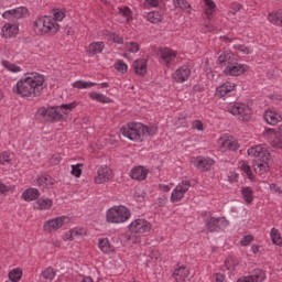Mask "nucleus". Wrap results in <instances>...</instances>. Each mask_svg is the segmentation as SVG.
Instances as JSON below:
<instances>
[{
	"mask_svg": "<svg viewBox=\"0 0 282 282\" xmlns=\"http://www.w3.org/2000/svg\"><path fill=\"white\" fill-rule=\"evenodd\" d=\"M43 85H45L44 75L29 72L12 87V93L20 98H39L43 93Z\"/></svg>",
	"mask_w": 282,
	"mask_h": 282,
	"instance_id": "f257e3e1",
	"label": "nucleus"
},
{
	"mask_svg": "<svg viewBox=\"0 0 282 282\" xmlns=\"http://www.w3.org/2000/svg\"><path fill=\"white\" fill-rule=\"evenodd\" d=\"M76 109V102L70 104H62L61 106H55L51 108L41 107L36 115L40 118H43L44 120H47L48 122L52 121H61V120H67L69 113Z\"/></svg>",
	"mask_w": 282,
	"mask_h": 282,
	"instance_id": "f03ea898",
	"label": "nucleus"
},
{
	"mask_svg": "<svg viewBox=\"0 0 282 282\" xmlns=\"http://www.w3.org/2000/svg\"><path fill=\"white\" fill-rule=\"evenodd\" d=\"M32 28L37 36H45L47 34L54 36L61 30V24L51 15H41L34 19Z\"/></svg>",
	"mask_w": 282,
	"mask_h": 282,
	"instance_id": "7ed1b4c3",
	"label": "nucleus"
},
{
	"mask_svg": "<svg viewBox=\"0 0 282 282\" xmlns=\"http://www.w3.org/2000/svg\"><path fill=\"white\" fill-rule=\"evenodd\" d=\"M123 138L131 142H144L147 140V126L141 122H129L120 129Z\"/></svg>",
	"mask_w": 282,
	"mask_h": 282,
	"instance_id": "20e7f679",
	"label": "nucleus"
},
{
	"mask_svg": "<svg viewBox=\"0 0 282 282\" xmlns=\"http://www.w3.org/2000/svg\"><path fill=\"white\" fill-rule=\"evenodd\" d=\"M131 219V210L124 205L113 206L106 212L108 224H124Z\"/></svg>",
	"mask_w": 282,
	"mask_h": 282,
	"instance_id": "39448f33",
	"label": "nucleus"
},
{
	"mask_svg": "<svg viewBox=\"0 0 282 282\" xmlns=\"http://www.w3.org/2000/svg\"><path fill=\"white\" fill-rule=\"evenodd\" d=\"M226 109L231 116H236V118L242 122H248V120L252 118V109L246 104L231 102L227 105Z\"/></svg>",
	"mask_w": 282,
	"mask_h": 282,
	"instance_id": "423d86ee",
	"label": "nucleus"
},
{
	"mask_svg": "<svg viewBox=\"0 0 282 282\" xmlns=\"http://www.w3.org/2000/svg\"><path fill=\"white\" fill-rule=\"evenodd\" d=\"M177 61V52L172 48L163 47L159 50V62L164 67H173Z\"/></svg>",
	"mask_w": 282,
	"mask_h": 282,
	"instance_id": "0eeeda50",
	"label": "nucleus"
},
{
	"mask_svg": "<svg viewBox=\"0 0 282 282\" xmlns=\"http://www.w3.org/2000/svg\"><path fill=\"white\" fill-rule=\"evenodd\" d=\"M191 189V181H182L172 191L170 196V202L172 204H177L181 199H184V195Z\"/></svg>",
	"mask_w": 282,
	"mask_h": 282,
	"instance_id": "6e6552de",
	"label": "nucleus"
},
{
	"mask_svg": "<svg viewBox=\"0 0 282 282\" xmlns=\"http://www.w3.org/2000/svg\"><path fill=\"white\" fill-rule=\"evenodd\" d=\"M151 223L142 218H138L128 225V229L134 235H145V232H151Z\"/></svg>",
	"mask_w": 282,
	"mask_h": 282,
	"instance_id": "1a4fd4ad",
	"label": "nucleus"
},
{
	"mask_svg": "<svg viewBox=\"0 0 282 282\" xmlns=\"http://www.w3.org/2000/svg\"><path fill=\"white\" fill-rule=\"evenodd\" d=\"M65 224H69V217L59 216L45 221L43 228L46 232H56V230H61Z\"/></svg>",
	"mask_w": 282,
	"mask_h": 282,
	"instance_id": "9d476101",
	"label": "nucleus"
},
{
	"mask_svg": "<svg viewBox=\"0 0 282 282\" xmlns=\"http://www.w3.org/2000/svg\"><path fill=\"white\" fill-rule=\"evenodd\" d=\"M191 67L188 65H182L175 72L172 73V80L177 85H182L183 83H186L188 78H191Z\"/></svg>",
	"mask_w": 282,
	"mask_h": 282,
	"instance_id": "9b49d317",
	"label": "nucleus"
},
{
	"mask_svg": "<svg viewBox=\"0 0 282 282\" xmlns=\"http://www.w3.org/2000/svg\"><path fill=\"white\" fill-rule=\"evenodd\" d=\"M205 226L209 232H219L221 228L228 226L226 217H210L206 220Z\"/></svg>",
	"mask_w": 282,
	"mask_h": 282,
	"instance_id": "f8f14e48",
	"label": "nucleus"
},
{
	"mask_svg": "<svg viewBox=\"0 0 282 282\" xmlns=\"http://www.w3.org/2000/svg\"><path fill=\"white\" fill-rule=\"evenodd\" d=\"M217 144L220 151H237L239 149V142L231 135H223L218 139Z\"/></svg>",
	"mask_w": 282,
	"mask_h": 282,
	"instance_id": "ddd939ff",
	"label": "nucleus"
},
{
	"mask_svg": "<svg viewBox=\"0 0 282 282\" xmlns=\"http://www.w3.org/2000/svg\"><path fill=\"white\" fill-rule=\"evenodd\" d=\"M250 69V66L247 64H239L237 61L229 66L225 67V76H241Z\"/></svg>",
	"mask_w": 282,
	"mask_h": 282,
	"instance_id": "4468645a",
	"label": "nucleus"
},
{
	"mask_svg": "<svg viewBox=\"0 0 282 282\" xmlns=\"http://www.w3.org/2000/svg\"><path fill=\"white\" fill-rule=\"evenodd\" d=\"M192 162L202 173H207V171H210L215 166V160L208 156H197Z\"/></svg>",
	"mask_w": 282,
	"mask_h": 282,
	"instance_id": "2eb2a0df",
	"label": "nucleus"
},
{
	"mask_svg": "<svg viewBox=\"0 0 282 282\" xmlns=\"http://www.w3.org/2000/svg\"><path fill=\"white\" fill-rule=\"evenodd\" d=\"M248 155L251 158H257V160H270V152L268 151V145H254L248 149Z\"/></svg>",
	"mask_w": 282,
	"mask_h": 282,
	"instance_id": "dca6fc26",
	"label": "nucleus"
},
{
	"mask_svg": "<svg viewBox=\"0 0 282 282\" xmlns=\"http://www.w3.org/2000/svg\"><path fill=\"white\" fill-rule=\"evenodd\" d=\"M25 14H28V9L25 7H19L4 11L2 19H7V21H19V19H23Z\"/></svg>",
	"mask_w": 282,
	"mask_h": 282,
	"instance_id": "f3484780",
	"label": "nucleus"
},
{
	"mask_svg": "<svg viewBox=\"0 0 282 282\" xmlns=\"http://www.w3.org/2000/svg\"><path fill=\"white\" fill-rule=\"evenodd\" d=\"M113 176V173L111 172V169H109L107 165H101L97 170V176L95 177L96 184H105V182H109V180Z\"/></svg>",
	"mask_w": 282,
	"mask_h": 282,
	"instance_id": "a211bd4d",
	"label": "nucleus"
},
{
	"mask_svg": "<svg viewBox=\"0 0 282 282\" xmlns=\"http://www.w3.org/2000/svg\"><path fill=\"white\" fill-rule=\"evenodd\" d=\"M54 177L50 175H37L36 178L33 181L34 186H39L42 191L45 188H52L55 184Z\"/></svg>",
	"mask_w": 282,
	"mask_h": 282,
	"instance_id": "6ab92c4d",
	"label": "nucleus"
},
{
	"mask_svg": "<svg viewBox=\"0 0 282 282\" xmlns=\"http://www.w3.org/2000/svg\"><path fill=\"white\" fill-rule=\"evenodd\" d=\"M172 276L176 282L191 281V270L186 265H181L173 271Z\"/></svg>",
	"mask_w": 282,
	"mask_h": 282,
	"instance_id": "aec40b11",
	"label": "nucleus"
},
{
	"mask_svg": "<svg viewBox=\"0 0 282 282\" xmlns=\"http://www.w3.org/2000/svg\"><path fill=\"white\" fill-rule=\"evenodd\" d=\"M252 166L257 175H260V176L268 175V172L270 171V158L269 160H265V159L256 160Z\"/></svg>",
	"mask_w": 282,
	"mask_h": 282,
	"instance_id": "412c9836",
	"label": "nucleus"
},
{
	"mask_svg": "<svg viewBox=\"0 0 282 282\" xmlns=\"http://www.w3.org/2000/svg\"><path fill=\"white\" fill-rule=\"evenodd\" d=\"M148 175H149V169H147L142 165L134 166L130 171L131 180H135L137 182H144V180H147Z\"/></svg>",
	"mask_w": 282,
	"mask_h": 282,
	"instance_id": "4be33fe9",
	"label": "nucleus"
},
{
	"mask_svg": "<svg viewBox=\"0 0 282 282\" xmlns=\"http://www.w3.org/2000/svg\"><path fill=\"white\" fill-rule=\"evenodd\" d=\"M132 67L137 76H145L149 67L147 58H138L133 62Z\"/></svg>",
	"mask_w": 282,
	"mask_h": 282,
	"instance_id": "5701e85b",
	"label": "nucleus"
},
{
	"mask_svg": "<svg viewBox=\"0 0 282 282\" xmlns=\"http://www.w3.org/2000/svg\"><path fill=\"white\" fill-rule=\"evenodd\" d=\"M235 87H237L235 83H231V82L224 83L223 85L216 88V97L225 98V96H228V94H230L231 91H235Z\"/></svg>",
	"mask_w": 282,
	"mask_h": 282,
	"instance_id": "b1692460",
	"label": "nucleus"
},
{
	"mask_svg": "<svg viewBox=\"0 0 282 282\" xmlns=\"http://www.w3.org/2000/svg\"><path fill=\"white\" fill-rule=\"evenodd\" d=\"M236 61L237 58H235V54L225 52L218 56L217 64L220 65V67H230Z\"/></svg>",
	"mask_w": 282,
	"mask_h": 282,
	"instance_id": "393cba45",
	"label": "nucleus"
},
{
	"mask_svg": "<svg viewBox=\"0 0 282 282\" xmlns=\"http://www.w3.org/2000/svg\"><path fill=\"white\" fill-rule=\"evenodd\" d=\"M264 120L268 124H271L274 127V124H279L281 122L282 117L281 113L273 111V110H267L264 112Z\"/></svg>",
	"mask_w": 282,
	"mask_h": 282,
	"instance_id": "a878e982",
	"label": "nucleus"
},
{
	"mask_svg": "<svg viewBox=\"0 0 282 282\" xmlns=\"http://www.w3.org/2000/svg\"><path fill=\"white\" fill-rule=\"evenodd\" d=\"M105 50V42H93L87 47L88 56H96V54H102Z\"/></svg>",
	"mask_w": 282,
	"mask_h": 282,
	"instance_id": "bb28decb",
	"label": "nucleus"
},
{
	"mask_svg": "<svg viewBox=\"0 0 282 282\" xmlns=\"http://www.w3.org/2000/svg\"><path fill=\"white\" fill-rule=\"evenodd\" d=\"M54 202L51 198L41 197L34 203L36 210H50Z\"/></svg>",
	"mask_w": 282,
	"mask_h": 282,
	"instance_id": "cd10ccee",
	"label": "nucleus"
},
{
	"mask_svg": "<svg viewBox=\"0 0 282 282\" xmlns=\"http://www.w3.org/2000/svg\"><path fill=\"white\" fill-rule=\"evenodd\" d=\"M41 193L34 187L28 188L22 193V198L24 202H34V199H39Z\"/></svg>",
	"mask_w": 282,
	"mask_h": 282,
	"instance_id": "c85d7f7f",
	"label": "nucleus"
},
{
	"mask_svg": "<svg viewBox=\"0 0 282 282\" xmlns=\"http://www.w3.org/2000/svg\"><path fill=\"white\" fill-rule=\"evenodd\" d=\"M88 96H89L90 100H96V102H101L102 105H109V104L113 102V100H111V98L107 97L102 93L91 91L88 94Z\"/></svg>",
	"mask_w": 282,
	"mask_h": 282,
	"instance_id": "c756f323",
	"label": "nucleus"
},
{
	"mask_svg": "<svg viewBox=\"0 0 282 282\" xmlns=\"http://www.w3.org/2000/svg\"><path fill=\"white\" fill-rule=\"evenodd\" d=\"M268 21L269 23H272V25H278L279 28H282V9L269 13Z\"/></svg>",
	"mask_w": 282,
	"mask_h": 282,
	"instance_id": "7c9ffc66",
	"label": "nucleus"
},
{
	"mask_svg": "<svg viewBox=\"0 0 282 282\" xmlns=\"http://www.w3.org/2000/svg\"><path fill=\"white\" fill-rule=\"evenodd\" d=\"M4 36H17L19 34V24L17 23H7L2 28Z\"/></svg>",
	"mask_w": 282,
	"mask_h": 282,
	"instance_id": "2f4dec72",
	"label": "nucleus"
},
{
	"mask_svg": "<svg viewBox=\"0 0 282 282\" xmlns=\"http://www.w3.org/2000/svg\"><path fill=\"white\" fill-rule=\"evenodd\" d=\"M98 248L104 252V254H109L113 252V248L111 247V243L109 242L108 238L99 239L98 241Z\"/></svg>",
	"mask_w": 282,
	"mask_h": 282,
	"instance_id": "473e14b6",
	"label": "nucleus"
},
{
	"mask_svg": "<svg viewBox=\"0 0 282 282\" xmlns=\"http://www.w3.org/2000/svg\"><path fill=\"white\" fill-rule=\"evenodd\" d=\"M145 19L150 23H162V21H164V15H162L160 11H151L147 13Z\"/></svg>",
	"mask_w": 282,
	"mask_h": 282,
	"instance_id": "72a5a7b5",
	"label": "nucleus"
},
{
	"mask_svg": "<svg viewBox=\"0 0 282 282\" xmlns=\"http://www.w3.org/2000/svg\"><path fill=\"white\" fill-rule=\"evenodd\" d=\"M241 195L246 204H252V202H254V191H252V187H248V186L242 187Z\"/></svg>",
	"mask_w": 282,
	"mask_h": 282,
	"instance_id": "f704fd0d",
	"label": "nucleus"
},
{
	"mask_svg": "<svg viewBox=\"0 0 282 282\" xmlns=\"http://www.w3.org/2000/svg\"><path fill=\"white\" fill-rule=\"evenodd\" d=\"M249 276L253 282H263L265 281V271L261 269H253Z\"/></svg>",
	"mask_w": 282,
	"mask_h": 282,
	"instance_id": "c9c22d12",
	"label": "nucleus"
},
{
	"mask_svg": "<svg viewBox=\"0 0 282 282\" xmlns=\"http://www.w3.org/2000/svg\"><path fill=\"white\" fill-rule=\"evenodd\" d=\"M98 83L86 82V80H76L72 84L75 89H91V87H96Z\"/></svg>",
	"mask_w": 282,
	"mask_h": 282,
	"instance_id": "e433bc0d",
	"label": "nucleus"
},
{
	"mask_svg": "<svg viewBox=\"0 0 282 282\" xmlns=\"http://www.w3.org/2000/svg\"><path fill=\"white\" fill-rule=\"evenodd\" d=\"M118 14L123 18V21H126V23H129V21L133 19V13L131 12V9L129 7H119Z\"/></svg>",
	"mask_w": 282,
	"mask_h": 282,
	"instance_id": "4c0bfd02",
	"label": "nucleus"
},
{
	"mask_svg": "<svg viewBox=\"0 0 282 282\" xmlns=\"http://www.w3.org/2000/svg\"><path fill=\"white\" fill-rule=\"evenodd\" d=\"M2 67L7 69L8 72H11L12 74H19V72H22L21 66H17V64L10 63L9 61L2 59L1 61Z\"/></svg>",
	"mask_w": 282,
	"mask_h": 282,
	"instance_id": "58836bf2",
	"label": "nucleus"
},
{
	"mask_svg": "<svg viewBox=\"0 0 282 282\" xmlns=\"http://www.w3.org/2000/svg\"><path fill=\"white\" fill-rule=\"evenodd\" d=\"M276 130L273 128H265L264 131L262 132V137L264 140H268L270 144L272 145V142L276 139Z\"/></svg>",
	"mask_w": 282,
	"mask_h": 282,
	"instance_id": "ea45409f",
	"label": "nucleus"
},
{
	"mask_svg": "<svg viewBox=\"0 0 282 282\" xmlns=\"http://www.w3.org/2000/svg\"><path fill=\"white\" fill-rule=\"evenodd\" d=\"M204 3L206 6L205 14L208 19H210L215 10H217V4H215V1L213 0H204Z\"/></svg>",
	"mask_w": 282,
	"mask_h": 282,
	"instance_id": "a19ab883",
	"label": "nucleus"
},
{
	"mask_svg": "<svg viewBox=\"0 0 282 282\" xmlns=\"http://www.w3.org/2000/svg\"><path fill=\"white\" fill-rule=\"evenodd\" d=\"M239 166L240 171L246 174L248 180H254V175H252V167H250L246 161H240Z\"/></svg>",
	"mask_w": 282,
	"mask_h": 282,
	"instance_id": "79ce46f5",
	"label": "nucleus"
},
{
	"mask_svg": "<svg viewBox=\"0 0 282 282\" xmlns=\"http://www.w3.org/2000/svg\"><path fill=\"white\" fill-rule=\"evenodd\" d=\"M42 279L44 281H54L56 276V271L52 267L46 268L44 271L41 273Z\"/></svg>",
	"mask_w": 282,
	"mask_h": 282,
	"instance_id": "37998d69",
	"label": "nucleus"
},
{
	"mask_svg": "<svg viewBox=\"0 0 282 282\" xmlns=\"http://www.w3.org/2000/svg\"><path fill=\"white\" fill-rule=\"evenodd\" d=\"M270 237L272 243H274L275 246H282V238L281 234L279 232V229L272 228L270 231Z\"/></svg>",
	"mask_w": 282,
	"mask_h": 282,
	"instance_id": "c03bdc74",
	"label": "nucleus"
},
{
	"mask_svg": "<svg viewBox=\"0 0 282 282\" xmlns=\"http://www.w3.org/2000/svg\"><path fill=\"white\" fill-rule=\"evenodd\" d=\"M12 164V154L10 152H1L0 153V166H8Z\"/></svg>",
	"mask_w": 282,
	"mask_h": 282,
	"instance_id": "a18cd8bd",
	"label": "nucleus"
},
{
	"mask_svg": "<svg viewBox=\"0 0 282 282\" xmlns=\"http://www.w3.org/2000/svg\"><path fill=\"white\" fill-rule=\"evenodd\" d=\"M232 50H236V52H240V54H252V47L246 46L243 44H234Z\"/></svg>",
	"mask_w": 282,
	"mask_h": 282,
	"instance_id": "49530a36",
	"label": "nucleus"
},
{
	"mask_svg": "<svg viewBox=\"0 0 282 282\" xmlns=\"http://www.w3.org/2000/svg\"><path fill=\"white\" fill-rule=\"evenodd\" d=\"M124 47L130 54H138L140 52V44L138 42H126Z\"/></svg>",
	"mask_w": 282,
	"mask_h": 282,
	"instance_id": "de8ad7c7",
	"label": "nucleus"
},
{
	"mask_svg": "<svg viewBox=\"0 0 282 282\" xmlns=\"http://www.w3.org/2000/svg\"><path fill=\"white\" fill-rule=\"evenodd\" d=\"M21 276H23V271H21L20 269H13L10 273H9V279L12 282H19L21 281Z\"/></svg>",
	"mask_w": 282,
	"mask_h": 282,
	"instance_id": "09e8293b",
	"label": "nucleus"
},
{
	"mask_svg": "<svg viewBox=\"0 0 282 282\" xmlns=\"http://www.w3.org/2000/svg\"><path fill=\"white\" fill-rule=\"evenodd\" d=\"M115 69H117V72H120V74H127L129 66L127 65V63H124V61L118 59L115 63Z\"/></svg>",
	"mask_w": 282,
	"mask_h": 282,
	"instance_id": "8fccbe9b",
	"label": "nucleus"
},
{
	"mask_svg": "<svg viewBox=\"0 0 282 282\" xmlns=\"http://www.w3.org/2000/svg\"><path fill=\"white\" fill-rule=\"evenodd\" d=\"M52 14V18L58 23V21L65 19V9H53Z\"/></svg>",
	"mask_w": 282,
	"mask_h": 282,
	"instance_id": "3c124183",
	"label": "nucleus"
},
{
	"mask_svg": "<svg viewBox=\"0 0 282 282\" xmlns=\"http://www.w3.org/2000/svg\"><path fill=\"white\" fill-rule=\"evenodd\" d=\"M174 8L178 10H189L191 4L186 0H173Z\"/></svg>",
	"mask_w": 282,
	"mask_h": 282,
	"instance_id": "603ef678",
	"label": "nucleus"
},
{
	"mask_svg": "<svg viewBox=\"0 0 282 282\" xmlns=\"http://www.w3.org/2000/svg\"><path fill=\"white\" fill-rule=\"evenodd\" d=\"M108 39L112 43H117V45H122V43H124V39H122V36L118 33H110Z\"/></svg>",
	"mask_w": 282,
	"mask_h": 282,
	"instance_id": "864d4df0",
	"label": "nucleus"
},
{
	"mask_svg": "<svg viewBox=\"0 0 282 282\" xmlns=\"http://www.w3.org/2000/svg\"><path fill=\"white\" fill-rule=\"evenodd\" d=\"M160 6V0H144L143 7L147 10H151V8H158Z\"/></svg>",
	"mask_w": 282,
	"mask_h": 282,
	"instance_id": "5fc2aeb1",
	"label": "nucleus"
},
{
	"mask_svg": "<svg viewBox=\"0 0 282 282\" xmlns=\"http://www.w3.org/2000/svg\"><path fill=\"white\" fill-rule=\"evenodd\" d=\"M70 173L75 177H80V175H83V170H80V164L72 165Z\"/></svg>",
	"mask_w": 282,
	"mask_h": 282,
	"instance_id": "6e6d98bb",
	"label": "nucleus"
},
{
	"mask_svg": "<svg viewBox=\"0 0 282 282\" xmlns=\"http://www.w3.org/2000/svg\"><path fill=\"white\" fill-rule=\"evenodd\" d=\"M271 147H273V149H282V135L278 134L272 141Z\"/></svg>",
	"mask_w": 282,
	"mask_h": 282,
	"instance_id": "4d7b16f0",
	"label": "nucleus"
},
{
	"mask_svg": "<svg viewBox=\"0 0 282 282\" xmlns=\"http://www.w3.org/2000/svg\"><path fill=\"white\" fill-rule=\"evenodd\" d=\"M254 241V237L248 235L245 236L241 240H240V245L246 247V246H250L252 242Z\"/></svg>",
	"mask_w": 282,
	"mask_h": 282,
	"instance_id": "13d9d810",
	"label": "nucleus"
},
{
	"mask_svg": "<svg viewBox=\"0 0 282 282\" xmlns=\"http://www.w3.org/2000/svg\"><path fill=\"white\" fill-rule=\"evenodd\" d=\"M192 129L195 131H204V123L202 120H194L192 123Z\"/></svg>",
	"mask_w": 282,
	"mask_h": 282,
	"instance_id": "bf43d9fd",
	"label": "nucleus"
},
{
	"mask_svg": "<svg viewBox=\"0 0 282 282\" xmlns=\"http://www.w3.org/2000/svg\"><path fill=\"white\" fill-rule=\"evenodd\" d=\"M271 193H275L276 195H282V188L278 186L276 184L270 185Z\"/></svg>",
	"mask_w": 282,
	"mask_h": 282,
	"instance_id": "052dcab7",
	"label": "nucleus"
},
{
	"mask_svg": "<svg viewBox=\"0 0 282 282\" xmlns=\"http://www.w3.org/2000/svg\"><path fill=\"white\" fill-rule=\"evenodd\" d=\"M8 192H10V186L0 181V195H6Z\"/></svg>",
	"mask_w": 282,
	"mask_h": 282,
	"instance_id": "680f3d73",
	"label": "nucleus"
},
{
	"mask_svg": "<svg viewBox=\"0 0 282 282\" xmlns=\"http://www.w3.org/2000/svg\"><path fill=\"white\" fill-rule=\"evenodd\" d=\"M239 10H241V4L234 3L231 4V10L229 11V14H232V17H235L236 12H239Z\"/></svg>",
	"mask_w": 282,
	"mask_h": 282,
	"instance_id": "e2e57ef3",
	"label": "nucleus"
},
{
	"mask_svg": "<svg viewBox=\"0 0 282 282\" xmlns=\"http://www.w3.org/2000/svg\"><path fill=\"white\" fill-rule=\"evenodd\" d=\"M158 133V128L156 127H148L147 126V132H145V138L147 135H155Z\"/></svg>",
	"mask_w": 282,
	"mask_h": 282,
	"instance_id": "0e129e2a",
	"label": "nucleus"
},
{
	"mask_svg": "<svg viewBox=\"0 0 282 282\" xmlns=\"http://www.w3.org/2000/svg\"><path fill=\"white\" fill-rule=\"evenodd\" d=\"M169 204V198L166 196H161L158 198V206H166Z\"/></svg>",
	"mask_w": 282,
	"mask_h": 282,
	"instance_id": "69168bd1",
	"label": "nucleus"
},
{
	"mask_svg": "<svg viewBox=\"0 0 282 282\" xmlns=\"http://www.w3.org/2000/svg\"><path fill=\"white\" fill-rule=\"evenodd\" d=\"M237 282H253V280H251L250 275H242L237 280Z\"/></svg>",
	"mask_w": 282,
	"mask_h": 282,
	"instance_id": "338daca9",
	"label": "nucleus"
},
{
	"mask_svg": "<svg viewBox=\"0 0 282 282\" xmlns=\"http://www.w3.org/2000/svg\"><path fill=\"white\" fill-rule=\"evenodd\" d=\"M215 278H216V282H224L226 280V278L221 273H216Z\"/></svg>",
	"mask_w": 282,
	"mask_h": 282,
	"instance_id": "774afa93",
	"label": "nucleus"
}]
</instances>
